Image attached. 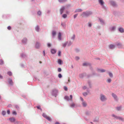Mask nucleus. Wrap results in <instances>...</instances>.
<instances>
[{"instance_id":"1","label":"nucleus","mask_w":124,"mask_h":124,"mask_svg":"<svg viewBox=\"0 0 124 124\" xmlns=\"http://www.w3.org/2000/svg\"><path fill=\"white\" fill-rule=\"evenodd\" d=\"M93 14L92 12L90 11H86L82 13L81 16L83 17H88L92 15Z\"/></svg>"},{"instance_id":"2","label":"nucleus","mask_w":124,"mask_h":124,"mask_svg":"<svg viewBox=\"0 0 124 124\" xmlns=\"http://www.w3.org/2000/svg\"><path fill=\"white\" fill-rule=\"evenodd\" d=\"M99 4L100 5L102 8L106 10L107 8L104 5L105 3L103 0H98Z\"/></svg>"},{"instance_id":"3","label":"nucleus","mask_w":124,"mask_h":124,"mask_svg":"<svg viewBox=\"0 0 124 124\" xmlns=\"http://www.w3.org/2000/svg\"><path fill=\"white\" fill-rule=\"evenodd\" d=\"M100 99L101 101L104 102L107 100V98L105 95L101 94L100 95Z\"/></svg>"},{"instance_id":"4","label":"nucleus","mask_w":124,"mask_h":124,"mask_svg":"<svg viewBox=\"0 0 124 124\" xmlns=\"http://www.w3.org/2000/svg\"><path fill=\"white\" fill-rule=\"evenodd\" d=\"M80 99L81 101V104L82 106L84 107H86L87 105V104L86 101H84L83 98L81 97H80Z\"/></svg>"},{"instance_id":"5","label":"nucleus","mask_w":124,"mask_h":124,"mask_svg":"<svg viewBox=\"0 0 124 124\" xmlns=\"http://www.w3.org/2000/svg\"><path fill=\"white\" fill-rule=\"evenodd\" d=\"M70 98H69V97L67 96H65L64 97V99L68 101H69L70 100L71 101H72L73 100L72 99L73 97L71 95H70Z\"/></svg>"},{"instance_id":"6","label":"nucleus","mask_w":124,"mask_h":124,"mask_svg":"<svg viewBox=\"0 0 124 124\" xmlns=\"http://www.w3.org/2000/svg\"><path fill=\"white\" fill-rule=\"evenodd\" d=\"M112 96L115 101H118L119 100L116 94L114 93H112Z\"/></svg>"},{"instance_id":"7","label":"nucleus","mask_w":124,"mask_h":124,"mask_svg":"<svg viewBox=\"0 0 124 124\" xmlns=\"http://www.w3.org/2000/svg\"><path fill=\"white\" fill-rule=\"evenodd\" d=\"M46 119L50 121H51V118L48 116H47L46 115L45 113H43L42 115Z\"/></svg>"},{"instance_id":"8","label":"nucleus","mask_w":124,"mask_h":124,"mask_svg":"<svg viewBox=\"0 0 124 124\" xmlns=\"http://www.w3.org/2000/svg\"><path fill=\"white\" fill-rule=\"evenodd\" d=\"M58 93V91L57 90L54 89L53 90L52 94V95L55 96H56Z\"/></svg>"},{"instance_id":"9","label":"nucleus","mask_w":124,"mask_h":124,"mask_svg":"<svg viewBox=\"0 0 124 124\" xmlns=\"http://www.w3.org/2000/svg\"><path fill=\"white\" fill-rule=\"evenodd\" d=\"M97 71L99 72H104L106 71V70L105 69L97 68L96 69Z\"/></svg>"},{"instance_id":"10","label":"nucleus","mask_w":124,"mask_h":124,"mask_svg":"<svg viewBox=\"0 0 124 124\" xmlns=\"http://www.w3.org/2000/svg\"><path fill=\"white\" fill-rule=\"evenodd\" d=\"M65 7L64 6H62L60 9V13L61 14H62L65 9Z\"/></svg>"},{"instance_id":"11","label":"nucleus","mask_w":124,"mask_h":124,"mask_svg":"<svg viewBox=\"0 0 124 124\" xmlns=\"http://www.w3.org/2000/svg\"><path fill=\"white\" fill-rule=\"evenodd\" d=\"M58 39L59 41H61L62 40V37L61 34L60 32H59L58 33Z\"/></svg>"},{"instance_id":"12","label":"nucleus","mask_w":124,"mask_h":124,"mask_svg":"<svg viewBox=\"0 0 124 124\" xmlns=\"http://www.w3.org/2000/svg\"><path fill=\"white\" fill-rule=\"evenodd\" d=\"M22 43L24 44H26L27 42V39L26 38H23L22 40Z\"/></svg>"},{"instance_id":"13","label":"nucleus","mask_w":124,"mask_h":124,"mask_svg":"<svg viewBox=\"0 0 124 124\" xmlns=\"http://www.w3.org/2000/svg\"><path fill=\"white\" fill-rule=\"evenodd\" d=\"M99 20L101 23V24L102 25H105V23L104 20H103L102 19L99 18Z\"/></svg>"},{"instance_id":"14","label":"nucleus","mask_w":124,"mask_h":124,"mask_svg":"<svg viewBox=\"0 0 124 124\" xmlns=\"http://www.w3.org/2000/svg\"><path fill=\"white\" fill-rule=\"evenodd\" d=\"M40 45L41 44L40 43H39L38 42H36L35 45V48H39V47Z\"/></svg>"},{"instance_id":"15","label":"nucleus","mask_w":124,"mask_h":124,"mask_svg":"<svg viewBox=\"0 0 124 124\" xmlns=\"http://www.w3.org/2000/svg\"><path fill=\"white\" fill-rule=\"evenodd\" d=\"M110 4L111 5L114 7H115L117 6V4L114 2L113 1H110Z\"/></svg>"},{"instance_id":"16","label":"nucleus","mask_w":124,"mask_h":124,"mask_svg":"<svg viewBox=\"0 0 124 124\" xmlns=\"http://www.w3.org/2000/svg\"><path fill=\"white\" fill-rule=\"evenodd\" d=\"M116 28V27L115 26H112L110 27L109 28V30L111 31H113L115 30Z\"/></svg>"},{"instance_id":"17","label":"nucleus","mask_w":124,"mask_h":124,"mask_svg":"<svg viewBox=\"0 0 124 124\" xmlns=\"http://www.w3.org/2000/svg\"><path fill=\"white\" fill-rule=\"evenodd\" d=\"M122 106H120L116 107V109L118 111H121L122 110Z\"/></svg>"},{"instance_id":"18","label":"nucleus","mask_w":124,"mask_h":124,"mask_svg":"<svg viewBox=\"0 0 124 124\" xmlns=\"http://www.w3.org/2000/svg\"><path fill=\"white\" fill-rule=\"evenodd\" d=\"M118 31L121 33H123L124 32V29L122 27H119L118 29Z\"/></svg>"},{"instance_id":"19","label":"nucleus","mask_w":124,"mask_h":124,"mask_svg":"<svg viewBox=\"0 0 124 124\" xmlns=\"http://www.w3.org/2000/svg\"><path fill=\"white\" fill-rule=\"evenodd\" d=\"M56 34V32L55 31H52V37L53 38H54L55 37Z\"/></svg>"},{"instance_id":"20","label":"nucleus","mask_w":124,"mask_h":124,"mask_svg":"<svg viewBox=\"0 0 124 124\" xmlns=\"http://www.w3.org/2000/svg\"><path fill=\"white\" fill-rule=\"evenodd\" d=\"M9 119L10 121V122L12 123L14 122L15 121V118L13 117L10 118Z\"/></svg>"},{"instance_id":"21","label":"nucleus","mask_w":124,"mask_h":124,"mask_svg":"<svg viewBox=\"0 0 124 124\" xmlns=\"http://www.w3.org/2000/svg\"><path fill=\"white\" fill-rule=\"evenodd\" d=\"M51 52L53 54H54L56 53V50L54 49H51Z\"/></svg>"},{"instance_id":"22","label":"nucleus","mask_w":124,"mask_h":124,"mask_svg":"<svg viewBox=\"0 0 124 124\" xmlns=\"http://www.w3.org/2000/svg\"><path fill=\"white\" fill-rule=\"evenodd\" d=\"M87 83L89 87L90 88H91L92 87V85L91 81L90 80H88L87 81Z\"/></svg>"},{"instance_id":"23","label":"nucleus","mask_w":124,"mask_h":124,"mask_svg":"<svg viewBox=\"0 0 124 124\" xmlns=\"http://www.w3.org/2000/svg\"><path fill=\"white\" fill-rule=\"evenodd\" d=\"M8 83L9 84L11 85H12L13 84V83L11 79H9L8 81Z\"/></svg>"},{"instance_id":"24","label":"nucleus","mask_w":124,"mask_h":124,"mask_svg":"<svg viewBox=\"0 0 124 124\" xmlns=\"http://www.w3.org/2000/svg\"><path fill=\"white\" fill-rule=\"evenodd\" d=\"M66 42H68L67 46H71L73 43V42H72L70 41H67Z\"/></svg>"},{"instance_id":"25","label":"nucleus","mask_w":124,"mask_h":124,"mask_svg":"<svg viewBox=\"0 0 124 124\" xmlns=\"http://www.w3.org/2000/svg\"><path fill=\"white\" fill-rule=\"evenodd\" d=\"M117 119H119L122 121H124V118L123 117L118 116Z\"/></svg>"},{"instance_id":"26","label":"nucleus","mask_w":124,"mask_h":124,"mask_svg":"<svg viewBox=\"0 0 124 124\" xmlns=\"http://www.w3.org/2000/svg\"><path fill=\"white\" fill-rule=\"evenodd\" d=\"M21 56L23 58H25L27 57L26 55L24 53H23L21 54Z\"/></svg>"},{"instance_id":"27","label":"nucleus","mask_w":124,"mask_h":124,"mask_svg":"<svg viewBox=\"0 0 124 124\" xmlns=\"http://www.w3.org/2000/svg\"><path fill=\"white\" fill-rule=\"evenodd\" d=\"M68 42L66 41L62 43V46L63 47H65L67 45V46Z\"/></svg>"},{"instance_id":"28","label":"nucleus","mask_w":124,"mask_h":124,"mask_svg":"<svg viewBox=\"0 0 124 124\" xmlns=\"http://www.w3.org/2000/svg\"><path fill=\"white\" fill-rule=\"evenodd\" d=\"M109 47L110 49H113L115 48V46L114 45H111L109 46Z\"/></svg>"},{"instance_id":"29","label":"nucleus","mask_w":124,"mask_h":124,"mask_svg":"<svg viewBox=\"0 0 124 124\" xmlns=\"http://www.w3.org/2000/svg\"><path fill=\"white\" fill-rule=\"evenodd\" d=\"M75 34H74L71 37L70 39L71 40L74 41L75 39Z\"/></svg>"},{"instance_id":"30","label":"nucleus","mask_w":124,"mask_h":124,"mask_svg":"<svg viewBox=\"0 0 124 124\" xmlns=\"http://www.w3.org/2000/svg\"><path fill=\"white\" fill-rule=\"evenodd\" d=\"M75 106L74 103L72 102L70 104V107L72 108H74Z\"/></svg>"},{"instance_id":"31","label":"nucleus","mask_w":124,"mask_h":124,"mask_svg":"<svg viewBox=\"0 0 124 124\" xmlns=\"http://www.w3.org/2000/svg\"><path fill=\"white\" fill-rule=\"evenodd\" d=\"M82 11V10L81 9H76L75 12H79Z\"/></svg>"},{"instance_id":"32","label":"nucleus","mask_w":124,"mask_h":124,"mask_svg":"<svg viewBox=\"0 0 124 124\" xmlns=\"http://www.w3.org/2000/svg\"><path fill=\"white\" fill-rule=\"evenodd\" d=\"M108 73L110 77L112 78L113 77V74L111 72H108Z\"/></svg>"},{"instance_id":"33","label":"nucleus","mask_w":124,"mask_h":124,"mask_svg":"<svg viewBox=\"0 0 124 124\" xmlns=\"http://www.w3.org/2000/svg\"><path fill=\"white\" fill-rule=\"evenodd\" d=\"M58 63L60 65H61L62 63V61L60 59H59L58 60Z\"/></svg>"},{"instance_id":"34","label":"nucleus","mask_w":124,"mask_h":124,"mask_svg":"<svg viewBox=\"0 0 124 124\" xmlns=\"http://www.w3.org/2000/svg\"><path fill=\"white\" fill-rule=\"evenodd\" d=\"M112 79L110 78H108L106 80L107 82L108 83H110Z\"/></svg>"},{"instance_id":"35","label":"nucleus","mask_w":124,"mask_h":124,"mask_svg":"<svg viewBox=\"0 0 124 124\" xmlns=\"http://www.w3.org/2000/svg\"><path fill=\"white\" fill-rule=\"evenodd\" d=\"M35 30L37 32H39V27L38 25H37L36 26L35 28Z\"/></svg>"},{"instance_id":"36","label":"nucleus","mask_w":124,"mask_h":124,"mask_svg":"<svg viewBox=\"0 0 124 124\" xmlns=\"http://www.w3.org/2000/svg\"><path fill=\"white\" fill-rule=\"evenodd\" d=\"M111 116L112 117H114L115 118L117 119L118 116H117L114 114H113Z\"/></svg>"},{"instance_id":"37","label":"nucleus","mask_w":124,"mask_h":124,"mask_svg":"<svg viewBox=\"0 0 124 124\" xmlns=\"http://www.w3.org/2000/svg\"><path fill=\"white\" fill-rule=\"evenodd\" d=\"M82 94L84 96L86 97L88 95V93L86 92H85L83 93Z\"/></svg>"},{"instance_id":"38","label":"nucleus","mask_w":124,"mask_h":124,"mask_svg":"<svg viewBox=\"0 0 124 124\" xmlns=\"http://www.w3.org/2000/svg\"><path fill=\"white\" fill-rule=\"evenodd\" d=\"M84 74L83 73H81L79 74V78H83L84 77Z\"/></svg>"},{"instance_id":"39","label":"nucleus","mask_w":124,"mask_h":124,"mask_svg":"<svg viewBox=\"0 0 124 124\" xmlns=\"http://www.w3.org/2000/svg\"><path fill=\"white\" fill-rule=\"evenodd\" d=\"M67 0H58L59 1L60 3L64 2L66 1Z\"/></svg>"},{"instance_id":"40","label":"nucleus","mask_w":124,"mask_h":124,"mask_svg":"<svg viewBox=\"0 0 124 124\" xmlns=\"http://www.w3.org/2000/svg\"><path fill=\"white\" fill-rule=\"evenodd\" d=\"M62 17L64 18H65L67 17V15L65 14H63L62 16Z\"/></svg>"},{"instance_id":"41","label":"nucleus","mask_w":124,"mask_h":124,"mask_svg":"<svg viewBox=\"0 0 124 124\" xmlns=\"http://www.w3.org/2000/svg\"><path fill=\"white\" fill-rule=\"evenodd\" d=\"M89 64V63H84L83 64V65L84 66H87Z\"/></svg>"},{"instance_id":"42","label":"nucleus","mask_w":124,"mask_h":124,"mask_svg":"<svg viewBox=\"0 0 124 124\" xmlns=\"http://www.w3.org/2000/svg\"><path fill=\"white\" fill-rule=\"evenodd\" d=\"M82 88L83 90H85L87 89V87L86 86H84L82 87Z\"/></svg>"},{"instance_id":"43","label":"nucleus","mask_w":124,"mask_h":124,"mask_svg":"<svg viewBox=\"0 0 124 124\" xmlns=\"http://www.w3.org/2000/svg\"><path fill=\"white\" fill-rule=\"evenodd\" d=\"M8 74L10 76H11L12 75V73L10 71H8Z\"/></svg>"},{"instance_id":"44","label":"nucleus","mask_w":124,"mask_h":124,"mask_svg":"<svg viewBox=\"0 0 124 124\" xmlns=\"http://www.w3.org/2000/svg\"><path fill=\"white\" fill-rule=\"evenodd\" d=\"M6 114V112L5 111L3 110L2 111V114L3 116H4Z\"/></svg>"},{"instance_id":"45","label":"nucleus","mask_w":124,"mask_h":124,"mask_svg":"<svg viewBox=\"0 0 124 124\" xmlns=\"http://www.w3.org/2000/svg\"><path fill=\"white\" fill-rule=\"evenodd\" d=\"M117 46H119V48L120 47L122 46V44L120 43H118L117 44Z\"/></svg>"},{"instance_id":"46","label":"nucleus","mask_w":124,"mask_h":124,"mask_svg":"<svg viewBox=\"0 0 124 124\" xmlns=\"http://www.w3.org/2000/svg\"><path fill=\"white\" fill-rule=\"evenodd\" d=\"M41 12L40 11H39L37 13V15H38L39 16H40L41 15Z\"/></svg>"},{"instance_id":"47","label":"nucleus","mask_w":124,"mask_h":124,"mask_svg":"<svg viewBox=\"0 0 124 124\" xmlns=\"http://www.w3.org/2000/svg\"><path fill=\"white\" fill-rule=\"evenodd\" d=\"M47 46L48 47H49L51 46V44L49 43H48L47 44Z\"/></svg>"},{"instance_id":"48","label":"nucleus","mask_w":124,"mask_h":124,"mask_svg":"<svg viewBox=\"0 0 124 124\" xmlns=\"http://www.w3.org/2000/svg\"><path fill=\"white\" fill-rule=\"evenodd\" d=\"M90 114V112L88 111H87L86 112V114L87 115H89Z\"/></svg>"},{"instance_id":"49","label":"nucleus","mask_w":124,"mask_h":124,"mask_svg":"<svg viewBox=\"0 0 124 124\" xmlns=\"http://www.w3.org/2000/svg\"><path fill=\"white\" fill-rule=\"evenodd\" d=\"M3 64V61L2 60H0V64L2 65Z\"/></svg>"},{"instance_id":"50","label":"nucleus","mask_w":124,"mask_h":124,"mask_svg":"<svg viewBox=\"0 0 124 124\" xmlns=\"http://www.w3.org/2000/svg\"><path fill=\"white\" fill-rule=\"evenodd\" d=\"M64 88L65 90L67 91L68 90V88L66 86H64Z\"/></svg>"},{"instance_id":"51","label":"nucleus","mask_w":124,"mask_h":124,"mask_svg":"<svg viewBox=\"0 0 124 124\" xmlns=\"http://www.w3.org/2000/svg\"><path fill=\"white\" fill-rule=\"evenodd\" d=\"M58 77L59 78H61L62 77V76L61 74H59L58 75Z\"/></svg>"},{"instance_id":"52","label":"nucleus","mask_w":124,"mask_h":124,"mask_svg":"<svg viewBox=\"0 0 124 124\" xmlns=\"http://www.w3.org/2000/svg\"><path fill=\"white\" fill-rule=\"evenodd\" d=\"M75 59L76 60H78L79 59V58L78 56H76L75 57Z\"/></svg>"},{"instance_id":"53","label":"nucleus","mask_w":124,"mask_h":124,"mask_svg":"<svg viewBox=\"0 0 124 124\" xmlns=\"http://www.w3.org/2000/svg\"><path fill=\"white\" fill-rule=\"evenodd\" d=\"M58 71L59 72H60L62 71V69L60 68H58Z\"/></svg>"},{"instance_id":"54","label":"nucleus","mask_w":124,"mask_h":124,"mask_svg":"<svg viewBox=\"0 0 124 124\" xmlns=\"http://www.w3.org/2000/svg\"><path fill=\"white\" fill-rule=\"evenodd\" d=\"M61 25L63 27H65V23H62Z\"/></svg>"},{"instance_id":"55","label":"nucleus","mask_w":124,"mask_h":124,"mask_svg":"<svg viewBox=\"0 0 124 124\" xmlns=\"http://www.w3.org/2000/svg\"><path fill=\"white\" fill-rule=\"evenodd\" d=\"M12 114L13 115H16L17 114V113L15 111H13V112Z\"/></svg>"},{"instance_id":"56","label":"nucleus","mask_w":124,"mask_h":124,"mask_svg":"<svg viewBox=\"0 0 124 124\" xmlns=\"http://www.w3.org/2000/svg\"><path fill=\"white\" fill-rule=\"evenodd\" d=\"M88 26L89 27H90L92 26V24L91 23H88Z\"/></svg>"},{"instance_id":"57","label":"nucleus","mask_w":124,"mask_h":124,"mask_svg":"<svg viewBox=\"0 0 124 124\" xmlns=\"http://www.w3.org/2000/svg\"><path fill=\"white\" fill-rule=\"evenodd\" d=\"M75 51L76 52H78L79 51V50L78 49H75Z\"/></svg>"},{"instance_id":"58","label":"nucleus","mask_w":124,"mask_h":124,"mask_svg":"<svg viewBox=\"0 0 124 124\" xmlns=\"http://www.w3.org/2000/svg\"><path fill=\"white\" fill-rule=\"evenodd\" d=\"M61 52L60 51H58V56H61Z\"/></svg>"},{"instance_id":"59","label":"nucleus","mask_w":124,"mask_h":124,"mask_svg":"<svg viewBox=\"0 0 124 124\" xmlns=\"http://www.w3.org/2000/svg\"><path fill=\"white\" fill-rule=\"evenodd\" d=\"M77 16H78L77 14H76L75 15H74V19L76 17H77Z\"/></svg>"},{"instance_id":"60","label":"nucleus","mask_w":124,"mask_h":124,"mask_svg":"<svg viewBox=\"0 0 124 124\" xmlns=\"http://www.w3.org/2000/svg\"><path fill=\"white\" fill-rule=\"evenodd\" d=\"M37 108L39 109H40L41 110V109L40 108V106H37Z\"/></svg>"},{"instance_id":"61","label":"nucleus","mask_w":124,"mask_h":124,"mask_svg":"<svg viewBox=\"0 0 124 124\" xmlns=\"http://www.w3.org/2000/svg\"><path fill=\"white\" fill-rule=\"evenodd\" d=\"M11 28V27L10 26H8L7 27V29L9 30H10Z\"/></svg>"},{"instance_id":"62","label":"nucleus","mask_w":124,"mask_h":124,"mask_svg":"<svg viewBox=\"0 0 124 124\" xmlns=\"http://www.w3.org/2000/svg\"><path fill=\"white\" fill-rule=\"evenodd\" d=\"M7 113L8 114H9L10 113V111L9 110H8L7 111Z\"/></svg>"},{"instance_id":"63","label":"nucleus","mask_w":124,"mask_h":124,"mask_svg":"<svg viewBox=\"0 0 124 124\" xmlns=\"http://www.w3.org/2000/svg\"><path fill=\"white\" fill-rule=\"evenodd\" d=\"M15 107L17 109H18L19 108L18 106L17 105H15Z\"/></svg>"},{"instance_id":"64","label":"nucleus","mask_w":124,"mask_h":124,"mask_svg":"<svg viewBox=\"0 0 124 124\" xmlns=\"http://www.w3.org/2000/svg\"><path fill=\"white\" fill-rule=\"evenodd\" d=\"M91 76H92V75H87V76L88 78H89V77H91Z\"/></svg>"}]
</instances>
